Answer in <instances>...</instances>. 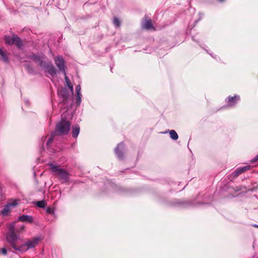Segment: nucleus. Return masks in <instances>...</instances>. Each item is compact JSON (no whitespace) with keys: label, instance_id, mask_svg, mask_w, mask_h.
Masks as SVG:
<instances>
[{"label":"nucleus","instance_id":"4","mask_svg":"<svg viewBox=\"0 0 258 258\" xmlns=\"http://www.w3.org/2000/svg\"><path fill=\"white\" fill-rule=\"evenodd\" d=\"M49 166L52 172H55L56 174L59 175L61 178L64 179L67 181L70 177V174L64 169L59 168L56 165L53 164V163H49Z\"/></svg>","mask_w":258,"mask_h":258},{"label":"nucleus","instance_id":"33","mask_svg":"<svg viewBox=\"0 0 258 258\" xmlns=\"http://www.w3.org/2000/svg\"><path fill=\"white\" fill-rule=\"evenodd\" d=\"M224 1V0H219V1H220V2H222Z\"/></svg>","mask_w":258,"mask_h":258},{"label":"nucleus","instance_id":"15","mask_svg":"<svg viewBox=\"0 0 258 258\" xmlns=\"http://www.w3.org/2000/svg\"><path fill=\"white\" fill-rule=\"evenodd\" d=\"M58 95L63 98V101L65 102L68 97V92L64 89H61L58 93Z\"/></svg>","mask_w":258,"mask_h":258},{"label":"nucleus","instance_id":"26","mask_svg":"<svg viewBox=\"0 0 258 258\" xmlns=\"http://www.w3.org/2000/svg\"><path fill=\"white\" fill-rule=\"evenodd\" d=\"M9 230L15 231V223H12L10 224Z\"/></svg>","mask_w":258,"mask_h":258},{"label":"nucleus","instance_id":"3","mask_svg":"<svg viewBox=\"0 0 258 258\" xmlns=\"http://www.w3.org/2000/svg\"><path fill=\"white\" fill-rule=\"evenodd\" d=\"M70 122L62 118L61 121L56 124L55 132L60 135H67L70 131Z\"/></svg>","mask_w":258,"mask_h":258},{"label":"nucleus","instance_id":"28","mask_svg":"<svg viewBox=\"0 0 258 258\" xmlns=\"http://www.w3.org/2000/svg\"><path fill=\"white\" fill-rule=\"evenodd\" d=\"M2 253L4 254V255H7V250L6 249V248H3L2 249Z\"/></svg>","mask_w":258,"mask_h":258},{"label":"nucleus","instance_id":"16","mask_svg":"<svg viewBox=\"0 0 258 258\" xmlns=\"http://www.w3.org/2000/svg\"><path fill=\"white\" fill-rule=\"evenodd\" d=\"M143 27L144 28L147 30H150L153 28L151 19L146 20L143 24Z\"/></svg>","mask_w":258,"mask_h":258},{"label":"nucleus","instance_id":"32","mask_svg":"<svg viewBox=\"0 0 258 258\" xmlns=\"http://www.w3.org/2000/svg\"><path fill=\"white\" fill-rule=\"evenodd\" d=\"M253 226L254 227L258 228V225H257V224L253 225Z\"/></svg>","mask_w":258,"mask_h":258},{"label":"nucleus","instance_id":"12","mask_svg":"<svg viewBox=\"0 0 258 258\" xmlns=\"http://www.w3.org/2000/svg\"><path fill=\"white\" fill-rule=\"evenodd\" d=\"M18 220L23 222H28L29 223L33 222V218L30 215H22L19 216Z\"/></svg>","mask_w":258,"mask_h":258},{"label":"nucleus","instance_id":"6","mask_svg":"<svg viewBox=\"0 0 258 258\" xmlns=\"http://www.w3.org/2000/svg\"><path fill=\"white\" fill-rule=\"evenodd\" d=\"M5 40L7 44L10 45L15 44L19 48H21L23 45V43L21 39L15 35L12 36H6Z\"/></svg>","mask_w":258,"mask_h":258},{"label":"nucleus","instance_id":"20","mask_svg":"<svg viewBox=\"0 0 258 258\" xmlns=\"http://www.w3.org/2000/svg\"><path fill=\"white\" fill-rule=\"evenodd\" d=\"M81 99H82V94L81 93L77 94V97H76V104L77 105H80L81 102Z\"/></svg>","mask_w":258,"mask_h":258},{"label":"nucleus","instance_id":"1","mask_svg":"<svg viewBox=\"0 0 258 258\" xmlns=\"http://www.w3.org/2000/svg\"><path fill=\"white\" fill-rule=\"evenodd\" d=\"M41 236H36L28 239L24 244L19 246V251H26L29 249L35 247L42 240Z\"/></svg>","mask_w":258,"mask_h":258},{"label":"nucleus","instance_id":"29","mask_svg":"<svg viewBox=\"0 0 258 258\" xmlns=\"http://www.w3.org/2000/svg\"><path fill=\"white\" fill-rule=\"evenodd\" d=\"M68 87H69V88L71 90L72 93H74L73 86L72 85H70V86L69 85Z\"/></svg>","mask_w":258,"mask_h":258},{"label":"nucleus","instance_id":"11","mask_svg":"<svg viewBox=\"0 0 258 258\" xmlns=\"http://www.w3.org/2000/svg\"><path fill=\"white\" fill-rule=\"evenodd\" d=\"M45 56L43 54L36 55L34 54L33 55L31 58L35 61L36 62H38V64L39 66H40V63L42 62V63H44L45 61L44 60L45 58Z\"/></svg>","mask_w":258,"mask_h":258},{"label":"nucleus","instance_id":"22","mask_svg":"<svg viewBox=\"0 0 258 258\" xmlns=\"http://www.w3.org/2000/svg\"><path fill=\"white\" fill-rule=\"evenodd\" d=\"M64 78H65V81H66V83L67 85V86H68L69 85H71L72 84H71V82L69 79V78H68V77L67 76V74L66 73V75H64Z\"/></svg>","mask_w":258,"mask_h":258},{"label":"nucleus","instance_id":"23","mask_svg":"<svg viewBox=\"0 0 258 258\" xmlns=\"http://www.w3.org/2000/svg\"><path fill=\"white\" fill-rule=\"evenodd\" d=\"M54 133H53L51 135V137H50V138L48 140V141H47V143H46V145L48 147L49 145V144H50L53 140V134Z\"/></svg>","mask_w":258,"mask_h":258},{"label":"nucleus","instance_id":"18","mask_svg":"<svg viewBox=\"0 0 258 258\" xmlns=\"http://www.w3.org/2000/svg\"><path fill=\"white\" fill-rule=\"evenodd\" d=\"M169 135L170 138L174 140H176L178 138V136L174 130H171L169 132Z\"/></svg>","mask_w":258,"mask_h":258},{"label":"nucleus","instance_id":"31","mask_svg":"<svg viewBox=\"0 0 258 258\" xmlns=\"http://www.w3.org/2000/svg\"><path fill=\"white\" fill-rule=\"evenodd\" d=\"M24 228H25V226H24V225H22V226H21V230H24Z\"/></svg>","mask_w":258,"mask_h":258},{"label":"nucleus","instance_id":"9","mask_svg":"<svg viewBox=\"0 0 258 258\" xmlns=\"http://www.w3.org/2000/svg\"><path fill=\"white\" fill-rule=\"evenodd\" d=\"M124 149V144L122 142H121L118 144L114 150L115 154L119 159H122L123 158V151Z\"/></svg>","mask_w":258,"mask_h":258},{"label":"nucleus","instance_id":"19","mask_svg":"<svg viewBox=\"0 0 258 258\" xmlns=\"http://www.w3.org/2000/svg\"><path fill=\"white\" fill-rule=\"evenodd\" d=\"M36 205L38 207L41 208H44L46 206V204L44 201H38L36 203Z\"/></svg>","mask_w":258,"mask_h":258},{"label":"nucleus","instance_id":"14","mask_svg":"<svg viewBox=\"0 0 258 258\" xmlns=\"http://www.w3.org/2000/svg\"><path fill=\"white\" fill-rule=\"evenodd\" d=\"M80 126L78 125H76L72 127V137L74 138H76L80 133Z\"/></svg>","mask_w":258,"mask_h":258},{"label":"nucleus","instance_id":"21","mask_svg":"<svg viewBox=\"0 0 258 258\" xmlns=\"http://www.w3.org/2000/svg\"><path fill=\"white\" fill-rule=\"evenodd\" d=\"M113 24L116 27H118L120 26V21L117 18L114 17L113 18Z\"/></svg>","mask_w":258,"mask_h":258},{"label":"nucleus","instance_id":"10","mask_svg":"<svg viewBox=\"0 0 258 258\" xmlns=\"http://www.w3.org/2000/svg\"><path fill=\"white\" fill-rule=\"evenodd\" d=\"M239 99L240 97L239 96L235 95L233 97L229 96L227 99H226V101L229 107H233Z\"/></svg>","mask_w":258,"mask_h":258},{"label":"nucleus","instance_id":"7","mask_svg":"<svg viewBox=\"0 0 258 258\" xmlns=\"http://www.w3.org/2000/svg\"><path fill=\"white\" fill-rule=\"evenodd\" d=\"M18 205V202L16 200L14 201L12 203H9L5 205L4 208L1 211V215L5 217L9 215L11 213V209L12 207H15Z\"/></svg>","mask_w":258,"mask_h":258},{"label":"nucleus","instance_id":"13","mask_svg":"<svg viewBox=\"0 0 258 258\" xmlns=\"http://www.w3.org/2000/svg\"><path fill=\"white\" fill-rule=\"evenodd\" d=\"M250 168L251 166L250 165H246L242 167L238 168L234 171V176H237L244 171L250 170Z\"/></svg>","mask_w":258,"mask_h":258},{"label":"nucleus","instance_id":"5","mask_svg":"<svg viewBox=\"0 0 258 258\" xmlns=\"http://www.w3.org/2000/svg\"><path fill=\"white\" fill-rule=\"evenodd\" d=\"M40 67L44 70L46 74L49 75L51 77H54L57 70L50 61H45L44 63H40Z\"/></svg>","mask_w":258,"mask_h":258},{"label":"nucleus","instance_id":"8","mask_svg":"<svg viewBox=\"0 0 258 258\" xmlns=\"http://www.w3.org/2000/svg\"><path fill=\"white\" fill-rule=\"evenodd\" d=\"M54 62L59 71L61 72L64 75H66V72L64 69V61L62 56H57L55 57L54 58Z\"/></svg>","mask_w":258,"mask_h":258},{"label":"nucleus","instance_id":"2","mask_svg":"<svg viewBox=\"0 0 258 258\" xmlns=\"http://www.w3.org/2000/svg\"><path fill=\"white\" fill-rule=\"evenodd\" d=\"M6 239L7 241L14 249L19 251V246L17 245V241L20 239L15 231L9 230L6 233Z\"/></svg>","mask_w":258,"mask_h":258},{"label":"nucleus","instance_id":"30","mask_svg":"<svg viewBox=\"0 0 258 258\" xmlns=\"http://www.w3.org/2000/svg\"><path fill=\"white\" fill-rule=\"evenodd\" d=\"M237 191L242 190V186L238 187L237 189Z\"/></svg>","mask_w":258,"mask_h":258},{"label":"nucleus","instance_id":"35","mask_svg":"<svg viewBox=\"0 0 258 258\" xmlns=\"http://www.w3.org/2000/svg\"><path fill=\"white\" fill-rule=\"evenodd\" d=\"M26 103H28V101H26Z\"/></svg>","mask_w":258,"mask_h":258},{"label":"nucleus","instance_id":"24","mask_svg":"<svg viewBox=\"0 0 258 258\" xmlns=\"http://www.w3.org/2000/svg\"><path fill=\"white\" fill-rule=\"evenodd\" d=\"M46 212L48 213H49L50 214H54V210L53 209L48 207L46 209Z\"/></svg>","mask_w":258,"mask_h":258},{"label":"nucleus","instance_id":"27","mask_svg":"<svg viewBox=\"0 0 258 258\" xmlns=\"http://www.w3.org/2000/svg\"><path fill=\"white\" fill-rule=\"evenodd\" d=\"M76 92H77V94H80L81 93V86L80 85H78L76 87Z\"/></svg>","mask_w":258,"mask_h":258},{"label":"nucleus","instance_id":"34","mask_svg":"<svg viewBox=\"0 0 258 258\" xmlns=\"http://www.w3.org/2000/svg\"><path fill=\"white\" fill-rule=\"evenodd\" d=\"M210 55H211L212 57H214L213 56L212 54L210 53Z\"/></svg>","mask_w":258,"mask_h":258},{"label":"nucleus","instance_id":"17","mask_svg":"<svg viewBox=\"0 0 258 258\" xmlns=\"http://www.w3.org/2000/svg\"><path fill=\"white\" fill-rule=\"evenodd\" d=\"M0 55H1L2 57V59L3 61H4L5 63H8L9 62V58L7 55L6 53H5L2 49L1 48H0Z\"/></svg>","mask_w":258,"mask_h":258},{"label":"nucleus","instance_id":"25","mask_svg":"<svg viewBox=\"0 0 258 258\" xmlns=\"http://www.w3.org/2000/svg\"><path fill=\"white\" fill-rule=\"evenodd\" d=\"M251 163H257L258 164V154L251 160Z\"/></svg>","mask_w":258,"mask_h":258}]
</instances>
